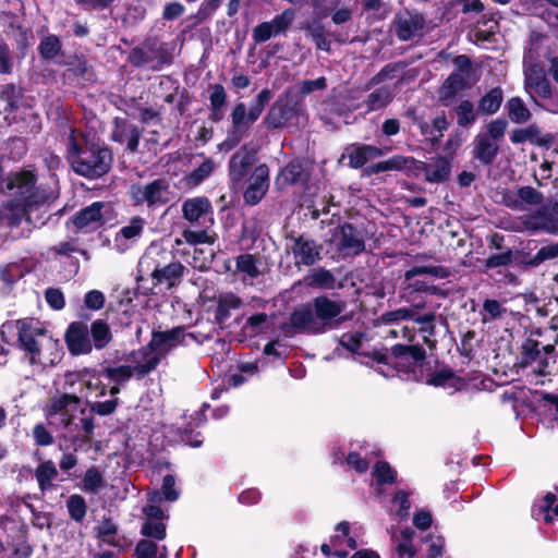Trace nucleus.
I'll return each instance as SVG.
<instances>
[{
	"mask_svg": "<svg viewBox=\"0 0 558 558\" xmlns=\"http://www.w3.org/2000/svg\"><path fill=\"white\" fill-rule=\"evenodd\" d=\"M472 145L473 158L483 166H492L500 151L499 144L483 133L475 135Z\"/></svg>",
	"mask_w": 558,
	"mask_h": 558,
	"instance_id": "26",
	"label": "nucleus"
},
{
	"mask_svg": "<svg viewBox=\"0 0 558 558\" xmlns=\"http://www.w3.org/2000/svg\"><path fill=\"white\" fill-rule=\"evenodd\" d=\"M504 204L513 210H523L527 206H539L544 195L537 189L526 185L520 186L515 192H507L502 196Z\"/></svg>",
	"mask_w": 558,
	"mask_h": 558,
	"instance_id": "22",
	"label": "nucleus"
},
{
	"mask_svg": "<svg viewBox=\"0 0 558 558\" xmlns=\"http://www.w3.org/2000/svg\"><path fill=\"white\" fill-rule=\"evenodd\" d=\"M10 26L16 31L14 40L17 50V57L20 59H24L28 52V49L34 44L33 31L22 24L10 23Z\"/></svg>",
	"mask_w": 558,
	"mask_h": 558,
	"instance_id": "41",
	"label": "nucleus"
},
{
	"mask_svg": "<svg viewBox=\"0 0 558 558\" xmlns=\"http://www.w3.org/2000/svg\"><path fill=\"white\" fill-rule=\"evenodd\" d=\"M423 171L426 181L430 183H440L449 179L451 166L448 158L439 156L429 162L423 163Z\"/></svg>",
	"mask_w": 558,
	"mask_h": 558,
	"instance_id": "34",
	"label": "nucleus"
},
{
	"mask_svg": "<svg viewBox=\"0 0 558 558\" xmlns=\"http://www.w3.org/2000/svg\"><path fill=\"white\" fill-rule=\"evenodd\" d=\"M507 126H508L507 120L504 118H498V119L492 120L487 124L486 132L483 134H484V136L498 143L499 141H501L504 138Z\"/></svg>",
	"mask_w": 558,
	"mask_h": 558,
	"instance_id": "63",
	"label": "nucleus"
},
{
	"mask_svg": "<svg viewBox=\"0 0 558 558\" xmlns=\"http://www.w3.org/2000/svg\"><path fill=\"white\" fill-rule=\"evenodd\" d=\"M66 508L72 520L78 523L83 522L87 512V504L83 496L78 494L71 495L66 500Z\"/></svg>",
	"mask_w": 558,
	"mask_h": 558,
	"instance_id": "53",
	"label": "nucleus"
},
{
	"mask_svg": "<svg viewBox=\"0 0 558 558\" xmlns=\"http://www.w3.org/2000/svg\"><path fill=\"white\" fill-rule=\"evenodd\" d=\"M40 58L45 61H53L63 54V44L54 34L44 36L37 47Z\"/></svg>",
	"mask_w": 558,
	"mask_h": 558,
	"instance_id": "39",
	"label": "nucleus"
},
{
	"mask_svg": "<svg viewBox=\"0 0 558 558\" xmlns=\"http://www.w3.org/2000/svg\"><path fill=\"white\" fill-rule=\"evenodd\" d=\"M183 218L191 223L213 222V206L206 196L187 198L182 203Z\"/></svg>",
	"mask_w": 558,
	"mask_h": 558,
	"instance_id": "25",
	"label": "nucleus"
},
{
	"mask_svg": "<svg viewBox=\"0 0 558 558\" xmlns=\"http://www.w3.org/2000/svg\"><path fill=\"white\" fill-rule=\"evenodd\" d=\"M336 236L338 251L343 256H356L365 251L363 232L349 221L339 225Z\"/></svg>",
	"mask_w": 558,
	"mask_h": 558,
	"instance_id": "18",
	"label": "nucleus"
},
{
	"mask_svg": "<svg viewBox=\"0 0 558 558\" xmlns=\"http://www.w3.org/2000/svg\"><path fill=\"white\" fill-rule=\"evenodd\" d=\"M144 129L131 123L125 118L116 117L112 120L111 141L121 145H126L129 153H137L140 141L143 135Z\"/></svg>",
	"mask_w": 558,
	"mask_h": 558,
	"instance_id": "19",
	"label": "nucleus"
},
{
	"mask_svg": "<svg viewBox=\"0 0 558 558\" xmlns=\"http://www.w3.org/2000/svg\"><path fill=\"white\" fill-rule=\"evenodd\" d=\"M509 119L518 124L527 122L532 114L524 101L520 97H511L506 104Z\"/></svg>",
	"mask_w": 558,
	"mask_h": 558,
	"instance_id": "43",
	"label": "nucleus"
},
{
	"mask_svg": "<svg viewBox=\"0 0 558 558\" xmlns=\"http://www.w3.org/2000/svg\"><path fill=\"white\" fill-rule=\"evenodd\" d=\"M512 265L527 270L531 268L538 267V262L536 260V254L532 255L531 252L522 250H512Z\"/></svg>",
	"mask_w": 558,
	"mask_h": 558,
	"instance_id": "60",
	"label": "nucleus"
},
{
	"mask_svg": "<svg viewBox=\"0 0 558 558\" xmlns=\"http://www.w3.org/2000/svg\"><path fill=\"white\" fill-rule=\"evenodd\" d=\"M119 403V398H112L106 401L88 402V408L92 414L108 416L116 412Z\"/></svg>",
	"mask_w": 558,
	"mask_h": 558,
	"instance_id": "61",
	"label": "nucleus"
},
{
	"mask_svg": "<svg viewBox=\"0 0 558 558\" xmlns=\"http://www.w3.org/2000/svg\"><path fill=\"white\" fill-rule=\"evenodd\" d=\"M421 275H430L435 278L445 279L450 276V270L445 266H414L404 272V280L410 281Z\"/></svg>",
	"mask_w": 558,
	"mask_h": 558,
	"instance_id": "50",
	"label": "nucleus"
},
{
	"mask_svg": "<svg viewBox=\"0 0 558 558\" xmlns=\"http://www.w3.org/2000/svg\"><path fill=\"white\" fill-rule=\"evenodd\" d=\"M539 341L529 337L526 338L521 345V360L520 364L523 367H526L539 359L541 349Z\"/></svg>",
	"mask_w": 558,
	"mask_h": 558,
	"instance_id": "52",
	"label": "nucleus"
},
{
	"mask_svg": "<svg viewBox=\"0 0 558 558\" xmlns=\"http://www.w3.org/2000/svg\"><path fill=\"white\" fill-rule=\"evenodd\" d=\"M510 141L514 145L530 142L538 147L549 148L553 144V136L551 134L542 135L538 125L532 123L526 128L514 129L510 135Z\"/></svg>",
	"mask_w": 558,
	"mask_h": 558,
	"instance_id": "27",
	"label": "nucleus"
},
{
	"mask_svg": "<svg viewBox=\"0 0 558 558\" xmlns=\"http://www.w3.org/2000/svg\"><path fill=\"white\" fill-rule=\"evenodd\" d=\"M393 100V93L389 86H381L369 93L363 101L367 112L387 108Z\"/></svg>",
	"mask_w": 558,
	"mask_h": 558,
	"instance_id": "37",
	"label": "nucleus"
},
{
	"mask_svg": "<svg viewBox=\"0 0 558 558\" xmlns=\"http://www.w3.org/2000/svg\"><path fill=\"white\" fill-rule=\"evenodd\" d=\"M391 355L395 361L404 363L400 366V372L407 369L412 379L413 375L430 369V363L426 361V351L420 344L397 343L391 348Z\"/></svg>",
	"mask_w": 558,
	"mask_h": 558,
	"instance_id": "15",
	"label": "nucleus"
},
{
	"mask_svg": "<svg viewBox=\"0 0 558 558\" xmlns=\"http://www.w3.org/2000/svg\"><path fill=\"white\" fill-rule=\"evenodd\" d=\"M271 97V90L264 88L251 101L248 108L243 101H239L233 106L230 113L231 126L226 140L221 144L223 149L230 150L236 147L250 135L251 128L260 118Z\"/></svg>",
	"mask_w": 558,
	"mask_h": 558,
	"instance_id": "5",
	"label": "nucleus"
},
{
	"mask_svg": "<svg viewBox=\"0 0 558 558\" xmlns=\"http://www.w3.org/2000/svg\"><path fill=\"white\" fill-rule=\"evenodd\" d=\"M66 66L64 76L69 78H82L84 81H93L94 71L84 53H74L70 56L63 63Z\"/></svg>",
	"mask_w": 558,
	"mask_h": 558,
	"instance_id": "32",
	"label": "nucleus"
},
{
	"mask_svg": "<svg viewBox=\"0 0 558 558\" xmlns=\"http://www.w3.org/2000/svg\"><path fill=\"white\" fill-rule=\"evenodd\" d=\"M306 120L304 99L298 92L287 89L270 106L263 119L267 130L299 128Z\"/></svg>",
	"mask_w": 558,
	"mask_h": 558,
	"instance_id": "7",
	"label": "nucleus"
},
{
	"mask_svg": "<svg viewBox=\"0 0 558 558\" xmlns=\"http://www.w3.org/2000/svg\"><path fill=\"white\" fill-rule=\"evenodd\" d=\"M310 171L304 160L294 158L290 160L276 177V184L279 189L292 186L296 184H305L310 180Z\"/></svg>",
	"mask_w": 558,
	"mask_h": 558,
	"instance_id": "24",
	"label": "nucleus"
},
{
	"mask_svg": "<svg viewBox=\"0 0 558 558\" xmlns=\"http://www.w3.org/2000/svg\"><path fill=\"white\" fill-rule=\"evenodd\" d=\"M384 155V150L377 146L369 144L353 143L344 148L339 162L348 158V166L351 169L363 168L369 159L378 158Z\"/></svg>",
	"mask_w": 558,
	"mask_h": 558,
	"instance_id": "23",
	"label": "nucleus"
},
{
	"mask_svg": "<svg viewBox=\"0 0 558 558\" xmlns=\"http://www.w3.org/2000/svg\"><path fill=\"white\" fill-rule=\"evenodd\" d=\"M269 172V167L266 163H259L245 179L247 184L243 191V201L246 205L255 206L266 196L270 185Z\"/></svg>",
	"mask_w": 558,
	"mask_h": 558,
	"instance_id": "16",
	"label": "nucleus"
},
{
	"mask_svg": "<svg viewBox=\"0 0 558 558\" xmlns=\"http://www.w3.org/2000/svg\"><path fill=\"white\" fill-rule=\"evenodd\" d=\"M286 239L291 242L288 251L292 253L295 266L311 267L323 259L324 246L312 236L305 233L295 235L291 232Z\"/></svg>",
	"mask_w": 558,
	"mask_h": 558,
	"instance_id": "12",
	"label": "nucleus"
},
{
	"mask_svg": "<svg viewBox=\"0 0 558 558\" xmlns=\"http://www.w3.org/2000/svg\"><path fill=\"white\" fill-rule=\"evenodd\" d=\"M65 159L74 173L88 180L106 175L112 167V150L99 140L70 129L65 144Z\"/></svg>",
	"mask_w": 558,
	"mask_h": 558,
	"instance_id": "1",
	"label": "nucleus"
},
{
	"mask_svg": "<svg viewBox=\"0 0 558 558\" xmlns=\"http://www.w3.org/2000/svg\"><path fill=\"white\" fill-rule=\"evenodd\" d=\"M215 170V163L210 158H205L204 161L195 168L193 171L189 172L184 180L190 186H197L203 183Z\"/></svg>",
	"mask_w": 558,
	"mask_h": 558,
	"instance_id": "48",
	"label": "nucleus"
},
{
	"mask_svg": "<svg viewBox=\"0 0 558 558\" xmlns=\"http://www.w3.org/2000/svg\"><path fill=\"white\" fill-rule=\"evenodd\" d=\"M257 160V150L247 145L241 146L229 159L228 175L233 186L242 184Z\"/></svg>",
	"mask_w": 558,
	"mask_h": 558,
	"instance_id": "17",
	"label": "nucleus"
},
{
	"mask_svg": "<svg viewBox=\"0 0 558 558\" xmlns=\"http://www.w3.org/2000/svg\"><path fill=\"white\" fill-rule=\"evenodd\" d=\"M21 98V89L14 84H5L0 87V99L4 102V112L12 113L16 111L20 107Z\"/></svg>",
	"mask_w": 558,
	"mask_h": 558,
	"instance_id": "46",
	"label": "nucleus"
},
{
	"mask_svg": "<svg viewBox=\"0 0 558 558\" xmlns=\"http://www.w3.org/2000/svg\"><path fill=\"white\" fill-rule=\"evenodd\" d=\"M105 204L102 202H94L89 206H86L76 211L70 221L76 228V230H83L85 232H93L104 226L105 219L102 209Z\"/></svg>",
	"mask_w": 558,
	"mask_h": 558,
	"instance_id": "21",
	"label": "nucleus"
},
{
	"mask_svg": "<svg viewBox=\"0 0 558 558\" xmlns=\"http://www.w3.org/2000/svg\"><path fill=\"white\" fill-rule=\"evenodd\" d=\"M436 322L437 315L433 311L418 314V316L415 318L414 324L418 325V331L424 333V342L428 345L435 344V341H432L429 337H433L436 333Z\"/></svg>",
	"mask_w": 558,
	"mask_h": 558,
	"instance_id": "47",
	"label": "nucleus"
},
{
	"mask_svg": "<svg viewBox=\"0 0 558 558\" xmlns=\"http://www.w3.org/2000/svg\"><path fill=\"white\" fill-rule=\"evenodd\" d=\"M510 265H512V250L507 248L505 252L492 254L484 259L482 271L486 272L490 269L507 267Z\"/></svg>",
	"mask_w": 558,
	"mask_h": 558,
	"instance_id": "58",
	"label": "nucleus"
},
{
	"mask_svg": "<svg viewBox=\"0 0 558 558\" xmlns=\"http://www.w3.org/2000/svg\"><path fill=\"white\" fill-rule=\"evenodd\" d=\"M504 101V90L496 86L486 92L477 102V112L485 116L495 114Z\"/></svg>",
	"mask_w": 558,
	"mask_h": 558,
	"instance_id": "35",
	"label": "nucleus"
},
{
	"mask_svg": "<svg viewBox=\"0 0 558 558\" xmlns=\"http://www.w3.org/2000/svg\"><path fill=\"white\" fill-rule=\"evenodd\" d=\"M172 54L155 38H148L141 46L132 48L126 61L136 69L150 64L153 71H160L172 63Z\"/></svg>",
	"mask_w": 558,
	"mask_h": 558,
	"instance_id": "8",
	"label": "nucleus"
},
{
	"mask_svg": "<svg viewBox=\"0 0 558 558\" xmlns=\"http://www.w3.org/2000/svg\"><path fill=\"white\" fill-rule=\"evenodd\" d=\"M258 258L251 253L240 254L235 257L236 271L247 275L254 279L260 275L258 269Z\"/></svg>",
	"mask_w": 558,
	"mask_h": 558,
	"instance_id": "51",
	"label": "nucleus"
},
{
	"mask_svg": "<svg viewBox=\"0 0 558 558\" xmlns=\"http://www.w3.org/2000/svg\"><path fill=\"white\" fill-rule=\"evenodd\" d=\"M5 190L9 199L4 208L14 226H19L24 219L31 220V214L49 199L46 190L37 185L35 170L22 169L10 172L5 179Z\"/></svg>",
	"mask_w": 558,
	"mask_h": 558,
	"instance_id": "2",
	"label": "nucleus"
},
{
	"mask_svg": "<svg viewBox=\"0 0 558 558\" xmlns=\"http://www.w3.org/2000/svg\"><path fill=\"white\" fill-rule=\"evenodd\" d=\"M58 470L52 460L40 462L34 472L41 493L50 492L54 487L52 481L58 476Z\"/></svg>",
	"mask_w": 558,
	"mask_h": 558,
	"instance_id": "38",
	"label": "nucleus"
},
{
	"mask_svg": "<svg viewBox=\"0 0 558 558\" xmlns=\"http://www.w3.org/2000/svg\"><path fill=\"white\" fill-rule=\"evenodd\" d=\"M140 271H146L153 286L166 284L172 289L180 283L186 267L177 259L172 251L158 248L147 252L140 260Z\"/></svg>",
	"mask_w": 558,
	"mask_h": 558,
	"instance_id": "6",
	"label": "nucleus"
},
{
	"mask_svg": "<svg viewBox=\"0 0 558 558\" xmlns=\"http://www.w3.org/2000/svg\"><path fill=\"white\" fill-rule=\"evenodd\" d=\"M526 87L533 88L535 94L543 99H549L553 96L551 84L543 73H534L527 76Z\"/></svg>",
	"mask_w": 558,
	"mask_h": 558,
	"instance_id": "49",
	"label": "nucleus"
},
{
	"mask_svg": "<svg viewBox=\"0 0 558 558\" xmlns=\"http://www.w3.org/2000/svg\"><path fill=\"white\" fill-rule=\"evenodd\" d=\"M178 498L179 492L175 489V478L172 474H166L162 478L161 489L151 492L148 500L153 504H159L162 500L173 502Z\"/></svg>",
	"mask_w": 558,
	"mask_h": 558,
	"instance_id": "40",
	"label": "nucleus"
},
{
	"mask_svg": "<svg viewBox=\"0 0 558 558\" xmlns=\"http://www.w3.org/2000/svg\"><path fill=\"white\" fill-rule=\"evenodd\" d=\"M372 475L378 486L392 485L397 482V471L385 460H378L374 464Z\"/></svg>",
	"mask_w": 558,
	"mask_h": 558,
	"instance_id": "45",
	"label": "nucleus"
},
{
	"mask_svg": "<svg viewBox=\"0 0 558 558\" xmlns=\"http://www.w3.org/2000/svg\"><path fill=\"white\" fill-rule=\"evenodd\" d=\"M243 306L242 299L233 292L221 293L217 298V305L214 311V323L225 326L226 322L231 316L232 310H239Z\"/></svg>",
	"mask_w": 558,
	"mask_h": 558,
	"instance_id": "31",
	"label": "nucleus"
},
{
	"mask_svg": "<svg viewBox=\"0 0 558 558\" xmlns=\"http://www.w3.org/2000/svg\"><path fill=\"white\" fill-rule=\"evenodd\" d=\"M553 512L556 517H558V502L557 496L554 493H547L543 498V504L537 508L533 509V514H544V520L546 523L553 522V517L550 514Z\"/></svg>",
	"mask_w": 558,
	"mask_h": 558,
	"instance_id": "56",
	"label": "nucleus"
},
{
	"mask_svg": "<svg viewBox=\"0 0 558 558\" xmlns=\"http://www.w3.org/2000/svg\"><path fill=\"white\" fill-rule=\"evenodd\" d=\"M95 531L97 538L102 543L112 547H120V543L116 539L118 525L110 517H104L100 524L95 527Z\"/></svg>",
	"mask_w": 558,
	"mask_h": 558,
	"instance_id": "44",
	"label": "nucleus"
},
{
	"mask_svg": "<svg viewBox=\"0 0 558 558\" xmlns=\"http://www.w3.org/2000/svg\"><path fill=\"white\" fill-rule=\"evenodd\" d=\"M170 184L165 178L155 179L146 184L134 183L130 196L134 205L146 204L148 208L166 205L169 202Z\"/></svg>",
	"mask_w": 558,
	"mask_h": 558,
	"instance_id": "11",
	"label": "nucleus"
},
{
	"mask_svg": "<svg viewBox=\"0 0 558 558\" xmlns=\"http://www.w3.org/2000/svg\"><path fill=\"white\" fill-rule=\"evenodd\" d=\"M81 402V399L76 395L72 393H62L60 396L53 397L49 400L48 404V413L50 415H56L64 410L68 409V407L74 404L77 405Z\"/></svg>",
	"mask_w": 558,
	"mask_h": 558,
	"instance_id": "54",
	"label": "nucleus"
},
{
	"mask_svg": "<svg viewBox=\"0 0 558 558\" xmlns=\"http://www.w3.org/2000/svg\"><path fill=\"white\" fill-rule=\"evenodd\" d=\"M185 338H191L199 343L194 332H186L185 326H177L167 331L153 330L149 342L140 350L142 359L147 361L154 356V352L169 353L178 345H186Z\"/></svg>",
	"mask_w": 558,
	"mask_h": 558,
	"instance_id": "9",
	"label": "nucleus"
},
{
	"mask_svg": "<svg viewBox=\"0 0 558 558\" xmlns=\"http://www.w3.org/2000/svg\"><path fill=\"white\" fill-rule=\"evenodd\" d=\"M295 19V11L293 9H286L280 14H277L270 23L274 35L286 34Z\"/></svg>",
	"mask_w": 558,
	"mask_h": 558,
	"instance_id": "55",
	"label": "nucleus"
},
{
	"mask_svg": "<svg viewBox=\"0 0 558 558\" xmlns=\"http://www.w3.org/2000/svg\"><path fill=\"white\" fill-rule=\"evenodd\" d=\"M209 114L208 120L219 123L225 119V107L228 100L226 88L220 83L208 85Z\"/></svg>",
	"mask_w": 558,
	"mask_h": 558,
	"instance_id": "30",
	"label": "nucleus"
},
{
	"mask_svg": "<svg viewBox=\"0 0 558 558\" xmlns=\"http://www.w3.org/2000/svg\"><path fill=\"white\" fill-rule=\"evenodd\" d=\"M472 78L462 77L459 73H450L437 89V101L442 107L451 106L461 92L470 89Z\"/></svg>",
	"mask_w": 558,
	"mask_h": 558,
	"instance_id": "20",
	"label": "nucleus"
},
{
	"mask_svg": "<svg viewBox=\"0 0 558 558\" xmlns=\"http://www.w3.org/2000/svg\"><path fill=\"white\" fill-rule=\"evenodd\" d=\"M456 377L454 372L450 367H442L435 371L430 365V369H424L423 373L413 375L415 381L425 383L428 386L441 387Z\"/></svg>",
	"mask_w": 558,
	"mask_h": 558,
	"instance_id": "36",
	"label": "nucleus"
},
{
	"mask_svg": "<svg viewBox=\"0 0 558 558\" xmlns=\"http://www.w3.org/2000/svg\"><path fill=\"white\" fill-rule=\"evenodd\" d=\"M336 282V277L330 270L319 268L313 272L308 284L325 290H333L337 287Z\"/></svg>",
	"mask_w": 558,
	"mask_h": 558,
	"instance_id": "57",
	"label": "nucleus"
},
{
	"mask_svg": "<svg viewBox=\"0 0 558 558\" xmlns=\"http://www.w3.org/2000/svg\"><path fill=\"white\" fill-rule=\"evenodd\" d=\"M83 490L87 493H97L104 486V477L96 466H90L84 473Z\"/></svg>",
	"mask_w": 558,
	"mask_h": 558,
	"instance_id": "59",
	"label": "nucleus"
},
{
	"mask_svg": "<svg viewBox=\"0 0 558 558\" xmlns=\"http://www.w3.org/2000/svg\"><path fill=\"white\" fill-rule=\"evenodd\" d=\"M449 126L450 122L448 121L445 111H441L432 120L433 133L435 134V136L432 137L433 146L439 145L444 136V132L447 131Z\"/></svg>",
	"mask_w": 558,
	"mask_h": 558,
	"instance_id": "64",
	"label": "nucleus"
},
{
	"mask_svg": "<svg viewBox=\"0 0 558 558\" xmlns=\"http://www.w3.org/2000/svg\"><path fill=\"white\" fill-rule=\"evenodd\" d=\"M345 302L335 301L327 295H318L311 303L294 308L289 316V323H283L281 329L294 332L320 335L339 326L345 320L341 313Z\"/></svg>",
	"mask_w": 558,
	"mask_h": 558,
	"instance_id": "3",
	"label": "nucleus"
},
{
	"mask_svg": "<svg viewBox=\"0 0 558 558\" xmlns=\"http://www.w3.org/2000/svg\"><path fill=\"white\" fill-rule=\"evenodd\" d=\"M452 111L457 116V124L460 128H469L477 120V109H474L473 102L469 99L461 100Z\"/></svg>",
	"mask_w": 558,
	"mask_h": 558,
	"instance_id": "42",
	"label": "nucleus"
},
{
	"mask_svg": "<svg viewBox=\"0 0 558 558\" xmlns=\"http://www.w3.org/2000/svg\"><path fill=\"white\" fill-rule=\"evenodd\" d=\"M113 340L107 320L97 318L88 325L85 320L71 322L64 332V342L72 356L88 355L101 351Z\"/></svg>",
	"mask_w": 558,
	"mask_h": 558,
	"instance_id": "4",
	"label": "nucleus"
},
{
	"mask_svg": "<svg viewBox=\"0 0 558 558\" xmlns=\"http://www.w3.org/2000/svg\"><path fill=\"white\" fill-rule=\"evenodd\" d=\"M146 225V221L144 218L140 216H135L131 219L130 223L128 226H123L114 236V245L117 247V251L120 253L125 252L128 248L131 247L130 241H135L144 232V227Z\"/></svg>",
	"mask_w": 558,
	"mask_h": 558,
	"instance_id": "28",
	"label": "nucleus"
},
{
	"mask_svg": "<svg viewBox=\"0 0 558 558\" xmlns=\"http://www.w3.org/2000/svg\"><path fill=\"white\" fill-rule=\"evenodd\" d=\"M426 20L418 10L400 9L391 21V31L400 41L422 37Z\"/></svg>",
	"mask_w": 558,
	"mask_h": 558,
	"instance_id": "13",
	"label": "nucleus"
},
{
	"mask_svg": "<svg viewBox=\"0 0 558 558\" xmlns=\"http://www.w3.org/2000/svg\"><path fill=\"white\" fill-rule=\"evenodd\" d=\"M141 534L146 537L162 541L166 538V525L162 522H156L154 520H146L141 529Z\"/></svg>",
	"mask_w": 558,
	"mask_h": 558,
	"instance_id": "62",
	"label": "nucleus"
},
{
	"mask_svg": "<svg viewBox=\"0 0 558 558\" xmlns=\"http://www.w3.org/2000/svg\"><path fill=\"white\" fill-rule=\"evenodd\" d=\"M301 28L304 31L306 38L311 39L315 44L317 50L330 52L331 40L329 39V34L322 22L313 20L303 24Z\"/></svg>",
	"mask_w": 558,
	"mask_h": 558,
	"instance_id": "33",
	"label": "nucleus"
},
{
	"mask_svg": "<svg viewBox=\"0 0 558 558\" xmlns=\"http://www.w3.org/2000/svg\"><path fill=\"white\" fill-rule=\"evenodd\" d=\"M16 324L17 348L25 352L31 365L41 364V344L38 337H46L47 329L39 327L31 317L17 319Z\"/></svg>",
	"mask_w": 558,
	"mask_h": 558,
	"instance_id": "10",
	"label": "nucleus"
},
{
	"mask_svg": "<svg viewBox=\"0 0 558 558\" xmlns=\"http://www.w3.org/2000/svg\"><path fill=\"white\" fill-rule=\"evenodd\" d=\"M414 163V157L393 155L386 160H381L369 166H366L363 170V174L366 177H371L381 172L402 171L404 169H411Z\"/></svg>",
	"mask_w": 558,
	"mask_h": 558,
	"instance_id": "29",
	"label": "nucleus"
},
{
	"mask_svg": "<svg viewBox=\"0 0 558 558\" xmlns=\"http://www.w3.org/2000/svg\"><path fill=\"white\" fill-rule=\"evenodd\" d=\"M161 361L160 355L149 356L145 363L132 365H119V366H106L97 372L98 378H107L109 381L116 385H123L128 383L135 374L137 378H143L157 368Z\"/></svg>",
	"mask_w": 558,
	"mask_h": 558,
	"instance_id": "14",
	"label": "nucleus"
}]
</instances>
